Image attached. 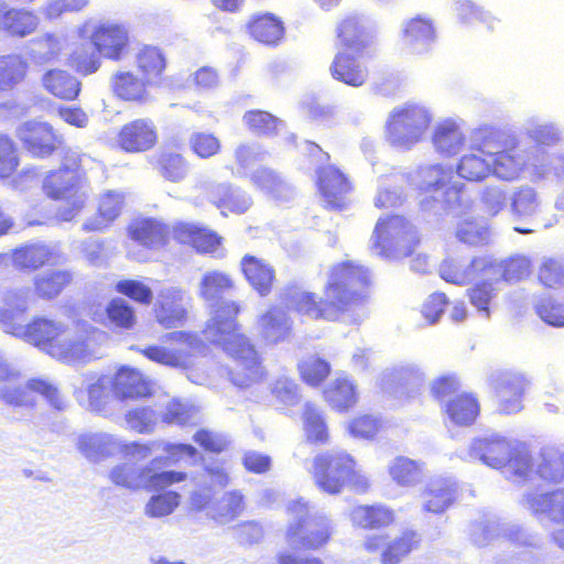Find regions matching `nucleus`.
Listing matches in <instances>:
<instances>
[{
	"label": "nucleus",
	"mask_w": 564,
	"mask_h": 564,
	"mask_svg": "<svg viewBox=\"0 0 564 564\" xmlns=\"http://www.w3.org/2000/svg\"><path fill=\"white\" fill-rule=\"evenodd\" d=\"M20 378V373L0 357V383L3 384L0 399L7 405L33 406L35 402L29 398V392H34L43 395L55 410L62 411L65 409V401L54 384L44 379L33 378L25 386H20L17 384Z\"/></svg>",
	"instance_id": "obj_9"
},
{
	"label": "nucleus",
	"mask_w": 564,
	"mask_h": 564,
	"mask_svg": "<svg viewBox=\"0 0 564 564\" xmlns=\"http://www.w3.org/2000/svg\"><path fill=\"white\" fill-rule=\"evenodd\" d=\"M181 496L175 491L152 496L145 506V513L151 518L169 516L177 508Z\"/></svg>",
	"instance_id": "obj_62"
},
{
	"label": "nucleus",
	"mask_w": 564,
	"mask_h": 564,
	"mask_svg": "<svg viewBox=\"0 0 564 564\" xmlns=\"http://www.w3.org/2000/svg\"><path fill=\"white\" fill-rule=\"evenodd\" d=\"M495 148V141L488 137V132L482 133L478 143L460 159L457 165L459 176L470 182H479L491 175L489 155Z\"/></svg>",
	"instance_id": "obj_25"
},
{
	"label": "nucleus",
	"mask_w": 564,
	"mask_h": 564,
	"mask_svg": "<svg viewBox=\"0 0 564 564\" xmlns=\"http://www.w3.org/2000/svg\"><path fill=\"white\" fill-rule=\"evenodd\" d=\"M488 137L497 147L489 155L492 174L506 181L518 178L527 165L518 141L498 131H488Z\"/></svg>",
	"instance_id": "obj_13"
},
{
	"label": "nucleus",
	"mask_w": 564,
	"mask_h": 564,
	"mask_svg": "<svg viewBox=\"0 0 564 564\" xmlns=\"http://www.w3.org/2000/svg\"><path fill=\"white\" fill-rule=\"evenodd\" d=\"M433 142L440 152L455 154L464 144V135L456 123L445 121L436 127Z\"/></svg>",
	"instance_id": "obj_52"
},
{
	"label": "nucleus",
	"mask_w": 564,
	"mask_h": 564,
	"mask_svg": "<svg viewBox=\"0 0 564 564\" xmlns=\"http://www.w3.org/2000/svg\"><path fill=\"white\" fill-rule=\"evenodd\" d=\"M242 121L247 129L257 137L273 138L283 127V121L280 118L261 109L246 111Z\"/></svg>",
	"instance_id": "obj_45"
},
{
	"label": "nucleus",
	"mask_w": 564,
	"mask_h": 564,
	"mask_svg": "<svg viewBox=\"0 0 564 564\" xmlns=\"http://www.w3.org/2000/svg\"><path fill=\"white\" fill-rule=\"evenodd\" d=\"M311 476L321 491L332 496L340 494L348 485L360 494L370 488V480L357 470L355 458L345 451H328L315 455Z\"/></svg>",
	"instance_id": "obj_5"
},
{
	"label": "nucleus",
	"mask_w": 564,
	"mask_h": 564,
	"mask_svg": "<svg viewBox=\"0 0 564 564\" xmlns=\"http://www.w3.org/2000/svg\"><path fill=\"white\" fill-rule=\"evenodd\" d=\"M158 173L167 182L180 183L188 174V163L186 159L177 152L162 151L154 162Z\"/></svg>",
	"instance_id": "obj_46"
},
{
	"label": "nucleus",
	"mask_w": 564,
	"mask_h": 564,
	"mask_svg": "<svg viewBox=\"0 0 564 564\" xmlns=\"http://www.w3.org/2000/svg\"><path fill=\"white\" fill-rule=\"evenodd\" d=\"M123 196L119 193L108 192L101 195L96 214L88 219L83 228L86 231H102L121 215Z\"/></svg>",
	"instance_id": "obj_41"
},
{
	"label": "nucleus",
	"mask_w": 564,
	"mask_h": 564,
	"mask_svg": "<svg viewBox=\"0 0 564 564\" xmlns=\"http://www.w3.org/2000/svg\"><path fill=\"white\" fill-rule=\"evenodd\" d=\"M304 440L313 446H326L332 441V431L326 414L315 404L307 402L302 411Z\"/></svg>",
	"instance_id": "obj_36"
},
{
	"label": "nucleus",
	"mask_w": 564,
	"mask_h": 564,
	"mask_svg": "<svg viewBox=\"0 0 564 564\" xmlns=\"http://www.w3.org/2000/svg\"><path fill=\"white\" fill-rule=\"evenodd\" d=\"M382 430V422L372 414H359L349 420L348 433L356 438L372 440Z\"/></svg>",
	"instance_id": "obj_60"
},
{
	"label": "nucleus",
	"mask_w": 564,
	"mask_h": 564,
	"mask_svg": "<svg viewBox=\"0 0 564 564\" xmlns=\"http://www.w3.org/2000/svg\"><path fill=\"white\" fill-rule=\"evenodd\" d=\"M28 63L21 56L9 55L0 61V89L8 90L23 82L28 74Z\"/></svg>",
	"instance_id": "obj_53"
},
{
	"label": "nucleus",
	"mask_w": 564,
	"mask_h": 564,
	"mask_svg": "<svg viewBox=\"0 0 564 564\" xmlns=\"http://www.w3.org/2000/svg\"><path fill=\"white\" fill-rule=\"evenodd\" d=\"M392 480L402 487H412L424 477V464L404 456H398L388 468Z\"/></svg>",
	"instance_id": "obj_47"
},
{
	"label": "nucleus",
	"mask_w": 564,
	"mask_h": 564,
	"mask_svg": "<svg viewBox=\"0 0 564 564\" xmlns=\"http://www.w3.org/2000/svg\"><path fill=\"white\" fill-rule=\"evenodd\" d=\"M39 25L37 15L24 9H9L2 24V31L11 36L24 37L33 33Z\"/></svg>",
	"instance_id": "obj_50"
},
{
	"label": "nucleus",
	"mask_w": 564,
	"mask_h": 564,
	"mask_svg": "<svg viewBox=\"0 0 564 564\" xmlns=\"http://www.w3.org/2000/svg\"><path fill=\"white\" fill-rule=\"evenodd\" d=\"M75 284L70 270H51L33 278V294L37 300L52 301L67 292Z\"/></svg>",
	"instance_id": "obj_33"
},
{
	"label": "nucleus",
	"mask_w": 564,
	"mask_h": 564,
	"mask_svg": "<svg viewBox=\"0 0 564 564\" xmlns=\"http://www.w3.org/2000/svg\"><path fill=\"white\" fill-rule=\"evenodd\" d=\"M496 271V259L489 256H478L468 262L452 257L445 259L440 265L441 278L456 285L468 284L484 275H494Z\"/></svg>",
	"instance_id": "obj_21"
},
{
	"label": "nucleus",
	"mask_w": 564,
	"mask_h": 564,
	"mask_svg": "<svg viewBox=\"0 0 564 564\" xmlns=\"http://www.w3.org/2000/svg\"><path fill=\"white\" fill-rule=\"evenodd\" d=\"M403 43L422 54L429 52L436 40V29L432 19L424 15H416L405 21L402 29Z\"/></svg>",
	"instance_id": "obj_35"
},
{
	"label": "nucleus",
	"mask_w": 564,
	"mask_h": 564,
	"mask_svg": "<svg viewBox=\"0 0 564 564\" xmlns=\"http://www.w3.org/2000/svg\"><path fill=\"white\" fill-rule=\"evenodd\" d=\"M43 87L55 98L73 101L82 89L80 82L66 70L54 68L47 70L42 78Z\"/></svg>",
	"instance_id": "obj_42"
},
{
	"label": "nucleus",
	"mask_w": 564,
	"mask_h": 564,
	"mask_svg": "<svg viewBox=\"0 0 564 564\" xmlns=\"http://www.w3.org/2000/svg\"><path fill=\"white\" fill-rule=\"evenodd\" d=\"M240 310L238 302L220 303L215 307L204 332L231 358L232 364L228 369L231 382L239 388H248L263 381L267 370L260 352L237 322Z\"/></svg>",
	"instance_id": "obj_4"
},
{
	"label": "nucleus",
	"mask_w": 564,
	"mask_h": 564,
	"mask_svg": "<svg viewBox=\"0 0 564 564\" xmlns=\"http://www.w3.org/2000/svg\"><path fill=\"white\" fill-rule=\"evenodd\" d=\"M19 150L13 139L0 133V178L13 176L19 167Z\"/></svg>",
	"instance_id": "obj_58"
},
{
	"label": "nucleus",
	"mask_w": 564,
	"mask_h": 564,
	"mask_svg": "<svg viewBox=\"0 0 564 564\" xmlns=\"http://www.w3.org/2000/svg\"><path fill=\"white\" fill-rule=\"evenodd\" d=\"M258 327L264 340L276 344L290 335L292 322L285 311L271 305L258 317Z\"/></svg>",
	"instance_id": "obj_37"
},
{
	"label": "nucleus",
	"mask_w": 564,
	"mask_h": 564,
	"mask_svg": "<svg viewBox=\"0 0 564 564\" xmlns=\"http://www.w3.org/2000/svg\"><path fill=\"white\" fill-rule=\"evenodd\" d=\"M523 505L533 516H545L552 523L563 525L552 533V539L564 550V489L529 491L523 497Z\"/></svg>",
	"instance_id": "obj_19"
},
{
	"label": "nucleus",
	"mask_w": 564,
	"mask_h": 564,
	"mask_svg": "<svg viewBox=\"0 0 564 564\" xmlns=\"http://www.w3.org/2000/svg\"><path fill=\"white\" fill-rule=\"evenodd\" d=\"M373 248L381 256H411L420 243L412 224L402 215H388L378 219L373 232Z\"/></svg>",
	"instance_id": "obj_10"
},
{
	"label": "nucleus",
	"mask_w": 564,
	"mask_h": 564,
	"mask_svg": "<svg viewBox=\"0 0 564 564\" xmlns=\"http://www.w3.org/2000/svg\"><path fill=\"white\" fill-rule=\"evenodd\" d=\"M491 387L499 412L514 414L523 408V397L530 387V381L522 373L505 371L491 379Z\"/></svg>",
	"instance_id": "obj_22"
},
{
	"label": "nucleus",
	"mask_w": 564,
	"mask_h": 564,
	"mask_svg": "<svg viewBox=\"0 0 564 564\" xmlns=\"http://www.w3.org/2000/svg\"><path fill=\"white\" fill-rule=\"evenodd\" d=\"M246 509V497L240 490H230L221 499V507L218 518L225 521H234L240 517Z\"/></svg>",
	"instance_id": "obj_63"
},
{
	"label": "nucleus",
	"mask_w": 564,
	"mask_h": 564,
	"mask_svg": "<svg viewBox=\"0 0 564 564\" xmlns=\"http://www.w3.org/2000/svg\"><path fill=\"white\" fill-rule=\"evenodd\" d=\"M209 200L224 215L243 214L250 206V198L227 183L213 186L209 191Z\"/></svg>",
	"instance_id": "obj_43"
},
{
	"label": "nucleus",
	"mask_w": 564,
	"mask_h": 564,
	"mask_svg": "<svg viewBox=\"0 0 564 564\" xmlns=\"http://www.w3.org/2000/svg\"><path fill=\"white\" fill-rule=\"evenodd\" d=\"M286 512L291 521L285 529L284 538L293 549L316 551L332 540V520L315 512L308 502L302 499L294 500L289 503Z\"/></svg>",
	"instance_id": "obj_7"
},
{
	"label": "nucleus",
	"mask_w": 564,
	"mask_h": 564,
	"mask_svg": "<svg viewBox=\"0 0 564 564\" xmlns=\"http://www.w3.org/2000/svg\"><path fill=\"white\" fill-rule=\"evenodd\" d=\"M137 70L151 84L161 78L166 68V58L163 52L152 45H143L134 56Z\"/></svg>",
	"instance_id": "obj_44"
},
{
	"label": "nucleus",
	"mask_w": 564,
	"mask_h": 564,
	"mask_svg": "<svg viewBox=\"0 0 564 564\" xmlns=\"http://www.w3.org/2000/svg\"><path fill=\"white\" fill-rule=\"evenodd\" d=\"M421 497L424 511L442 513L455 502L457 489L453 482L446 479H433L426 484Z\"/></svg>",
	"instance_id": "obj_38"
},
{
	"label": "nucleus",
	"mask_w": 564,
	"mask_h": 564,
	"mask_svg": "<svg viewBox=\"0 0 564 564\" xmlns=\"http://www.w3.org/2000/svg\"><path fill=\"white\" fill-rule=\"evenodd\" d=\"M246 29L256 42L271 47L278 46L285 36V26L281 18L269 12L252 15Z\"/></svg>",
	"instance_id": "obj_34"
},
{
	"label": "nucleus",
	"mask_w": 564,
	"mask_h": 564,
	"mask_svg": "<svg viewBox=\"0 0 564 564\" xmlns=\"http://www.w3.org/2000/svg\"><path fill=\"white\" fill-rule=\"evenodd\" d=\"M460 381L454 375H446L435 379L431 392L436 400L447 398L443 405V413L449 422L459 427L473 425L480 415V402L473 392H459Z\"/></svg>",
	"instance_id": "obj_8"
},
{
	"label": "nucleus",
	"mask_w": 564,
	"mask_h": 564,
	"mask_svg": "<svg viewBox=\"0 0 564 564\" xmlns=\"http://www.w3.org/2000/svg\"><path fill=\"white\" fill-rule=\"evenodd\" d=\"M26 293L25 290L14 289L3 294L0 325L4 332L23 337L41 351L62 362L89 360L98 345L95 338L96 330L70 336L64 323L44 316H36L24 326L22 316L28 310Z\"/></svg>",
	"instance_id": "obj_2"
},
{
	"label": "nucleus",
	"mask_w": 564,
	"mask_h": 564,
	"mask_svg": "<svg viewBox=\"0 0 564 564\" xmlns=\"http://www.w3.org/2000/svg\"><path fill=\"white\" fill-rule=\"evenodd\" d=\"M240 271L259 296L267 297L272 293L276 272L270 262L253 254H245L240 260Z\"/></svg>",
	"instance_id": "obj_27"
},
{
	"label": "nucleus",
	"mask_w": 564,
	"mask_h": 564,
	"mask_svg": "<svg viewBox=\"0 0 564 564\" xmlns=\"http://www.w3.org/2000/svg\"><path fill=\"white\" fill-rule=\"evenodd\" d=\"M11 261L19 271H37L57 260L55 250L45 243H24L11 250Z\"/></svg>",
	"instance_id": "obj_29"
},
{
	"label": "nucleus",
	"mask_w": 564,
	"mask_h": 564,
	"mask_svg": "<svg viewBox=\"0 0 564 564\" xmlns=\"http://www.w3.org/2000/svg\"><path fill=\"white\" fill-rule=\"evenodd\" d=\"M375 275L370 268L355 261L333 263L322 289V296L312 291L301 292L292 308L314 321L358 324L371 300Z\"/></svg>",
	"instance_id": "obj_1"
},
{
	"label": "nucleus",
	"mask_w": 564,
	"mask_h": 564,
	"mask_svg": "<svg viewBox=\"0 0 564 564\" xmlns=\"http://www.w3.org/2000/svg\"><path fill=\"white\" fill-rule=\"evenodd\" d=\"M429 112L417 105H404L395 108L387 122V131L397 142L417 141L430 127Z\"/></svg>",
	"instance_id": "obj_16"
},
{
	"label": "nucleus",
	"mask_w": 564,
	"mask_h": 564,
	"mask_svg": "<svg viewBox=\"0 0 564 564\" xmlns=\"http://www.w3.org/2000/svg\"><path fill=\"white\" fill-rule=\"evenodd\" d=\"M116 291L134 303L149 306L153 301L150 285L135 279H123L117 282Z\"/></svg>",
	"instance_id": "obj_59"
},
{
	"label": "nucleus",
	"mask_w": 564,
	"mask_h": 564,
	"mask_svg": "<svg viewBox=\"0 0 564 564\" xmlns=\"http://www.w3.org/2000/svg\"><path fill=\"white\" fill-rule=\"evenodd\" d=\"M164 345H148L140 350L147 359L173 368H187L193 351L198 346L197 336L189 332L176 330L163 336Z\"/></svg>",
	"instance_id": "obj_11"
},
{
	"label": "nucleus",
	"mask_w": 564,
	"mask_h": 564,
	"mask_svg": "<svg viewBox=\"0 0 564 564\" xmlns=\"http://www.w3.org/2000/svg\"><path fill=\"white\" fill-rule=\"evenodd\" d=\"M126 232L131 241L149 251L164 249L171 238V227L155 217H134L128 223Z\"/></svg>",
	"instance_id": "obj_23"
},
{
	"label": "nucleus",
	"mask_w": 564,
	"mask_h": 564,
	"mask_svg": "<svg viewBox=\"0 0 564 564\" xmlns=\"http://www.w3.org/2000/svg\"><path fill=\"white\" fill-rule=\"evenodd\" d=\"M315 187L324 208L335 212H341L349 206V196L355 188L350 176L335 164L316 169Z\"/></svg>",
	"instance_id": "obj_12"
},
{
	"label": "nucleus",
	"mask_w": 564,
	"mask_h": 564,
	"mask_svg": "<svg viewBox=\"0 0 564 564\" xmlns=\"http://www.w3.org/2000/svg\"><path fill=\"white\" fill-rule=\"evenodd\" d=\"M102 54L91 45L82 44L68 56V65L79 75L89 76L101 67Z\"/></svg>",
	"instance_id": "obj_51"
},
{
	"label": "nucleus",
	"mask_w": 564,
	"mask_h": 564,
	"mask_svg": "<svg viewBox=\"0 0 564 564\" xmlns=\"http://www.w3.org/2000/svg\"><path fill=\"white\" fill-rule=\"evenodd\" d=\"M153 84L130 69L116 72L110 80L112 95L120 101L143 106L151 100Z\"/></svg>",
	"instance_id": "obj_24"
},
{
	"label": "nucleus",
	"mask_w": 564,
	"mask_h": 564,
	"mask_svg": "<svg viewBox=\"0 0 564 564\" xmlns=\"http://www.w3.org/2000/svg\"><path fill=\"white\" fill-rule=\"evenodd\" d=\"M191 296L180 286L159 291L152 306L154 321L164 329L183 326L188 319Z\"/></svg>",
	"instance_id": "obj_15"
},
{
	"label": "nucleus",
	"mask_w": 564,
	"mask_h": 564,
	"mask_svg": "<svg viewBox=\"0 0 564 564\" xmlns=\"http://www.w3.org/2000/svg\"><path fill=\"white\" fill-rule=\"evenodd\" d=\"M102 324L111 330L132 332L139 324L135 308L122 297H113L105 306Z\"/></svg>",
	"instance_id": "obj_40"
},
{
	"label": "nucleus",
	"mask_w": 564,
	"mask_h": 564,
	"mask_svg": "<svg viewBox=\"0 0 564 564\" xmlns=\"http://www.w3.org/2000/svg\"><path fill=\"white\" fill-rule=\"evenodd\" d=\"M422 543L421 534L413 529H404L389 543H386V535L370 534L362 542V549L369 554L379 551L381 564H400Z\"/></svg>",
	"instance_id": "obj_14"
},
{
	"label": "nucleus",
	"mask_w": 564,
	"mask_h": 564,
	"mask_svg": "<svg viewBox=\"0 0 564 564\" xmlns=\"http://www.w3.org/2000/svg\"><path fill=\"white\" fill-rule=\"evenodd\" d=\"M89 44L102 54L104 58L119 62L129 52V31L120 23H99L90 32Z\"/></svg>",
	"instance_id": "obj_20"
},
{
	"label": "nucleus",
	"mask_w": 564,
	"mask_h": 564,
	"mask_svg": "<svg viewBox=\"0 0 564 564\" xmlns=\"http://www.w3.org/2000/svg\"><path fill=\"white\" fill-rule=\"evenodd\" d=\"M235 286V279L230 273L219 270H210L202 275L198 294L202 299L212 301L232 291Z\"/></svg>",
	"instance_id": "obj_49"
},
{
	"label": "nucleus",
	"mask_w": 564,
	"mask_h": 564,
	"mask_svg": "<svg viewBox=\"0 0 564 564\" xmlns=\"http://www.w3.org/2000/svg\"><path fill=\"white\" fill-rule=\"evenodd\" d=\"M467 297L470 304L486 317L491 314V306L497 297V290L492 281L481 280L467 289Z\"/></svg>",
	"instance_id": "obj_55"
},
{
	"label": "nucleus",
	"mask_w": 564,
	"mask_h": 564,
	"mask_svg": "<svg viewBox=\"0 0 564 564\" xmlns=\"http://www.w3.org/2000/svg\"><path fill=\"white\" fill-rule=\"evenodd\" d=\"M18 138L23 149L36 159H46L56 153L63 145L62 135L48 122L26 121L19 131Z\"/></svg>",
	"instance_id": "obj_18"
},
{
	"label": "nucleus",
	"mask_w": 564,
	"mask_h": 564,
	"mask_svg": "<svg viewBox=\"0 0 564 564\" xmlns=\"http://www.w3.org/2000/svg\"><path fill=\"white\" fill-rule=\"evenodd\" d=\"M359 55L346 50L336 53L329 66L332 77L351 87L362 86L368 79V68L359 62Z\"/></svg>",
	"instance_id": "obj_32"
},
{
	"label": "nucleus",
	"mask_w": 564,
	"mask_h": 564,
	"mask_svg": "<svg viewBox=\"0 0 564 564\" xmlns=\"http://www.w3.org/2000/svg\"><path fill=\"white\" fill-rule=\"evenodd\" d=\"M538 281L546 290H564V268L555 259H545L538 269Z\"/></svg>",
	"instance_id": "obj_61"
},
{
	"label": "nucleus",
	"mask_w": 564,
	"mask_h": 564,
	"mask_svg": "<svg viewBox=\"0 0 564 564\" xmlns=\"http://www.w3.org/2000/svg\"><path fill=\"white\" fill-rule=\"evenodd\" d=\"M354 528L364 531H380L397 522L394 509L384 503L358 505L350 511Z\"/></svg>",
	"instance_id": "obj_28"
},
{
	"label": "nucleus",
	"mask_w": 564,
	"mask_h": 564,
	"mask_svg": "<svg viewBox=\"0 0 564 564\" xmlns=\"http://www.w3.org/2000/svg\"><path fill=\"white\" fill-rule=\"evenodd\" d=\"M372 37L370 28L359 14H347L337 23L336 39L343 50L360 54L371 44Z\"/></svg>",
	"instance_id": "obj_26"
},
{
	"label": "nucleus",
	"mask_w": 564,
	"mask_h": 564,
	"mask_svg": "<svg viewBox=\"0 0 564 564\" xmlns=\"http://www.w3.org/2000/svg\"><path fill=\"white\" fill-rule=\"evenodd\" d=\"M109 479L118 487L132 491L140 490L138 478V468L128 464H120L113 467L109 473Z\"/></svg>",
	"instance_id": "obj_64"
},
{
	"label": "nucleus",
	"mask_w": 564,
	"mask_h": 564,
	"mask_svg": "<svg viewBox=\"0 0 564 564\" xmlns=\"http://www.w3.org/2000/svg\"><path fill=\"white\" fill-rule=\"evenodd\" d=\"M111 392L119 401L139 400L150 397L152 388L150 381L141 372L122 367L111 380Z\"/></svg>",
	"instance_id": "obj_30"
},
{
	"label": "nucleus",
	"mask_w": 564,
	"mask_h": 564,
	"mask_svg": "<svg viewBox=\"0 0 564 564\" xmlns=\"http://www.w3.org/2000/svg\"><path fill=\"white\" fill-rule=\"evenodd\" d=\"M86 173L80 159L74 156L68 163L51 171L44 178V194L58 203L56 215L59 219L70 221L86 207L87 194L83 188Z\"/></svg>",
	"instance_id": "obj_6"
},
{
	"label": "nucleus",
	"mask_w": 564,
	"mask_h": 564,
	"mask_svg": "<svg viewBox=\"0 0 564 564\" xmlns=\"http://www.w3.org/2000/svg\"><path fill=\"white\" fill-rule=\"evenodd\" d=\"M159 138V128L152 119L135 118L119 128L115 142L120 151L137 154L153 150Z\"/></svg>",
	"instance_id": "obj_17"
},
{
	"label": "nucleus",
	"mask_w": 564,
	"mask_h": 564,
	"mask_svg": "<svg viewBox=\"0 0 564 564\" xmlns=\"http://www.w3.org/2000/svg\"><path fill=\"white\" fill-rule=\"evenodd\" d=\"M469 454L489 467H507L508 479L518 486L535 482L555 486L564 482V452L557 455L542 454L534 462L527 444L492 435L475 438Z\"/></svg>",
	"instance_id": "obj_3"
},
{
	"label": "nucleus",
	"mask_w": 564,
	"mask_h": 564,
	"mask_svg": "<svg viewBox=\"0 0 564 564\" xmlns=\"http://www.w3.org/2000/svg\"><path fill=\"white\" fill-rule=\"evenodd\" d=\"M160 462H163V458L156 457L150 464L138 468L140 489L148 491L162 490L186 480L187 474L184 471L159 470Z\"/></svg>",
	"instance_id": "obj_39"
},
{
	"label": "nucleus",
	"mask_w": 564,
	"mask_h": 564,
	"mask_svg": "<svg viewBox=\"0 0 564 564\" xmlns=\"http://www.w3.org/2000/svg\"><path fill=\"white\" fill-rule=\"evenodd\" d=\"M497 263V271L500 273L501 280L508 283H517L530 276L532 272V263L525 256L516 254L511 256L501 262Z\"/></svg>",
	"instance_id": "obj_54"
},
{
	"label": "nucleus",
	"mask_w": 564,
	"mask_h": 564,
	"mask_svg": "<svg viewBox=\"0 0 564 564\" xmlns=\"http://www.w3.org/2000/svg\"><path fill=\"white\" fill-rule=\"evenodd\" d=\"M191 151L199 159H209L221 152V141L213 132L197 131L188 140Z\"/></svg>",
	"instance_id": "obj_57"
},
{
	"label": "nucleus",
	"mask_w": 564,
	"mask_h": 564,
	"mask_svg": "<svg viewBox=\"0 0 564 564\" xmlns=\"http://www.w3.org/2000/svg\"><path fill=\"white\" fill-rule=\"evenodd\" d=\"M322 395L328 406L337 413H347L359 401L357 383L348 376H338L323 390Z\"/></svg>",
	"instance_id": "obj_31"
},
{
	"label": "nucleus",
	"mask_w": 564,
	"mask_h": 564,
	"mask_svg": "<svg viewBox=\"0 0 564 564\" xmlns=\"http://www.w3.org/2000/svg\"><path fill=\"white\" fill-rule=\"evenodd\" d=\"M456 15L459 23L464 25L475 26L476 24H482L490 32L495 30V25L499 22V20L469 0L458 2Z\"/></svg>",
	"instance_id": "obj_56"
},
{
	"label": "nucleus",
	"mask_w": 564,
	"mask_h": 564,
	"mask_svg": "<svg viewBox=\"0 0 564 564\" xmlns=\"http://www.w3.org/2000/svg\"><path fill=\"white\" fill-rule=\"evenodd\" d=\"M297 372L303 383L311 388H318L330 376L332 366L325 358L311 355L297 364Z\"/></svg>",
	"instance_id": "obj_48"
}]
</instances>
